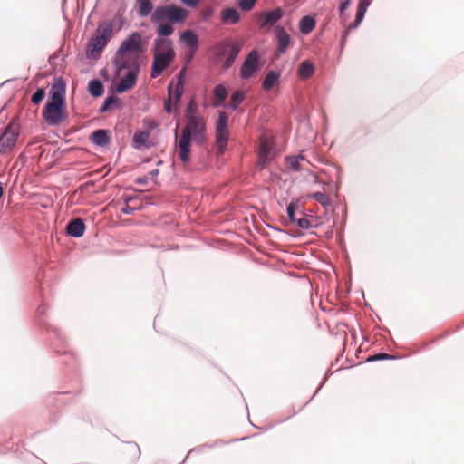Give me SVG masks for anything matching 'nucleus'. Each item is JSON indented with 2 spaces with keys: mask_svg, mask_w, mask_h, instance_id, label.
<instances>
[{
  "mask_svg": "<svg viewBox=\"0 0 464 464\" xmlns=\"http://www.w3.org/2000/svg\"><path fill=\"white\" fill-rule=\"evenodd\" d=\"M138 14L141 17L150 14L151 23L158 24L157 34L160 37H168L174 32L172 24H182L188 17V11L175 4L158 5L153 10L150 0L137 1Z\"/></svg>",
  "mask_w": 464,
  "mask_h": 464,
  "instance_id": "nucleus-1",
  "label": "nucleus"
},
{
  "mask_svg": "<svg viewBox=\"0 0 464 464\" xmlns=\"http://www.w3.org/2000/svg\"><path fill=\"white\" fill-rule=\"evenodd\" d=\"M142 53V36L140 33L133 32L121 43L114 53L112 64L115 75L119 76L131 63L137 67V63H140V57Z\"/></svg>",
  "mask_w": 464,
  "mask_h": 464,
  "instance_id": "nucleus-2",
  "label": "nucleus"
},
{
  "mask_svg": "<svg viewBox=\"0 0 464 464\" xmlns=\"http://www.w3.org/2000/svg\"><path fill=\"white\" fill-rule=\"evenodd\" d=\"M206 124L201 117H188L187 123L183 128L179 140V153L182 162H188L190 160V146L192 140L202 145L206 140Z\"/></svg>",
  "mask_w": 464,
  "mask_h": 464,
  "instance_id": "nucleus-3",
  "label": "nucleus"
},
{
  "mask_svg": "<svg viewBox=\"0 0 464 464\" xmlns=\"http://www.w3.org/2000/svg\"><path fill=\"white\" fill-rule=\"evenodd\" d=\"M113 24L111 21H104L97 26L93 35L89 40L86 48V58L98 59L100 53L105 48L111 39Z\"/></svg>",
  "mask_w": 464,
  "mask_h": 464,
  "instance_id": "nucleus-4",
  "label": "nucleus"
},
{
  "mask_svg": "<svg viewBox=\"0 0 464 464\" xmlns=\"http://www.w3.org/2000/svg\"><path fill=\"white\" fill-rule=\"evenodd\" d=\"M20 134V125L18 121L13 119L5 128L0 135V154L12 150L16 144Z\"/></svg>",
  "mask_w": 464,
  "mask_h": 464,
  "instance_id": "nucleus-5",
  "label": "nucleus"
},
{
  "mask_svg": "<svg viewBox=\"0 0 464 464\" xmlns=\"http://www.w3.org/2000/svg\"><path fill=\"white\" fill-rule=\"evenodd\" d=\"M64 108V103L47 101L43 110V117L45 122L50 126L60 125L66 119V114L63 113Z\"/></svg>",
  "mask_w": 464,
  "mask_h": 464,
  "instance_id": "nucleus-6",
  "label": "nucleus"
},
{
  "mask_svg": "<svg viewBox=\"0 0 464 464\" xmlns=\"http://www.w3.org/2000/svg\"><path fill=\"white\" fill-rule=\"evenodd\" d=\"M227 121V113L225 111H219L215 130L218 154H223L227 148V143L228 140Z\"/></svg>",
  "mask_w": 464,
  "mask_h": 464,
  "instance_id": "nucleus-7",
  "label": "nucleus"
},
{
  "mask_svg": "<svg viewBox=\"0 0 464 464\" xmlns=\"http://www.w3.org/2000/svg\"><path fill=\"white\" fill-rule=\"evenodd\" d=\"M175 53L171 47H169L166 52H155L153 55V62L151 65V78H157L161 72L169 66L173 61Z\"/></svg>",
  "mask_w": 464,
  "mask_h": 464,
  "instance_id": "nucleus-8",
  "label": "nucleus"
},
{
  "mask_svg": "<svg viewBox=\"0 0 464 464\" xmlns=\"http://www.w3.org/2000/svg\"><path fill=\"white\" fill-rule=\"evenodd\" d=\"M128 69L129 71L122 76L119 83L115 86V92L117 93L127 92L136 84L140 70V63H137V67L135 64L131 63Z\"/></svg>",
  "mask_w": 464,
  "mask_h": 464,
  "instance_id": "nucleus-9",
  "label": "nucleus"
},
{
  "mask_svg": "<svg viewBox=\"0 0 464 464\" xmlns=\"http://www.w3.org/2000/svg\"><path fill=\"white\" fill-rule=\"evenodd\" d=\"M283 15L284 11L281 7L263 12L257 18L258 25L261 29H269L275 26Z\"/></svg>",
  "mask_w": 464,
  "mask_h": 464,
  "instance_id": "nucleus-10",
  "label": "nucleus"
},
{
  "mask_svg": "<svg viewBox=\"0 0 464 464\" xmlns=\"http://www.w3.org/2000/svg\"><path fill=\"white\" fill-rule=\"evenodd\" d=\"M258 68V52L252 50L244 60L239 75L242 79H249L254 72Z\"/></svg>",
  "mask_w": 464,
  "mask_h": 464,
  "instance_id": "nucleus-11",
  "label": "nucleus"
},
{
  "mask_svg": "<svg viewBox=\"0 0 464 464\" xmlns=\"http://www.w3.org/2000/svg\"><path fill=\"white\" fill-rule=\"evenodd\" d=\"M66 84L63 78H54L52 83L48 101L65 104Z\"/></svg>",
  "mask_w": 464,
  "mask_h": 464,
  "instance_id": "nucleus-12",
  "label": "nucleus"
},
{
  "mask_svg": "<svg viewBox=\"0 0 464 464\" xmlns=\"http://www.w3.org/2000/svg\"><path fill=\"white\" fill-rule=\"evenodd\" d=\"M275 34L277 43V52L279 53H285L291 41L289 34L280 25L275 27Z\"/></svg>",
  "mask_w": 464,
  "mask_h": 464,
  "instance_id": "nucleus-13",
  "label": "nucleus"
},
{
  "mask_svg": "<svg viewBox=\"0 0 464 464\" xmlns=\"http://www.w3.org/2000/svg\"><path fill=\"white\" fill-rule=\"evenodd\" d=\"M85 224L81 218L71 220L66 226V233L72 237L79 238L83 236L85 231Z\"/></svg>",
  "mask_w": 464,
  "mask_h": 464,
  "instance_id": "nucleus-14",
  "label": "nucleus"
},
{
  "mask_svg": "<svg viewBox=\"0 0 464 464\" xmlns=\"http://www.w3.org/2000/svg\"><path fill=\"white\" fill-rule=\"evenodd\" d=\"M370 5H371V0H360L358 6H357L355 19L353 23H351L348 25L349 30L356 29L361 24Z\"/></svg>",
  "mask_w": 464,
  "mask_h": 464,
  "instance_id": "nucleus-15",
  "label": "nucleus"
},
{
  "mask_svg": "<svg viewBox=\"0 0 464 464\" xmlns=\"http://www.w3.org/2000/svg\"><path fill=\"white\" fill-rule=\"evenodd\" d=\"M221 21L225 24H236L240 20L239 12L234 7H227L221 11Z\"/></svg>",
  "mask_w": 464,
  "mask_h": 464,
  "instance_id": "nucleus-16",
  "label": "nucleus"
},
{
  "mask_svg": "<svg viewBox=\"0 0 464 464\" xmlns=\"http://www.w3.org/2000/svg\"><path fill=\"white\" fill-rule=\"evenodd\" d=\"M180 39L190 49V51L197 52L198 46V37L191 30L188 29L181 33Z\"/></svg>",
  "mask_w": 464,
  "mask_h": 464,
  "instance_id": "nucleus-17",
  "label": "nucleus"
},
{
  "mask_svg": "<svg viewBox=\"0 0 464 464\" xmlns=\"http://www.w3.org/2000/svg\"><path fill=\"white\" fill-rule=\"evenodd\" d=\"M91 140L97 146H106L110 141L108 130L104 129H98L94 130L91 136Z\"/></svg>",
  "mask_w": 464,
  "mask_h": 464,
  "instance_id": "nucleus-18",
  "label": "nucleus"
},
{
  "mask_svg": "<svg viewBox=\"0 0 464 464\" xmlns=\"http://www.w3.org/2000/svg\"><path fill=\"white\" fill-rule=\"evenodd\" d=\"M314 71H315L314 65L309 60H304V61L301 62V63L299 64V67L297 70V75L301 79L306 80V79L310 78L314 73Z\"/></svg>",
  "mask_w": 464,
  "mask_h": 464,
  "instance_id": "nucleus-19",
  "label": "nucleus"
},
{
  "mask_svg": "<svg viewBox=\"0 0 464 464\" xmlns=\"http://www.w3.org/2000/svg\"><path fill=\"white\" fill-rule=\"evenodd\" d=\"M150 132L149 130L138 131L133 136V147L135 149H140L141 147L150 148L148 140Z\"/></svg>",
  "mask_w": 464,
  "mask_h": 464,
  "instance_id": "nucleus-20",
  "label": "nucleus"
},
{
  "mask_svg": "<svg viewBox=\"0 0 464 464\" xmlns=\"http://www.w3.org/2000/svg\"><path fill=\"white\" fill-rule=\"evenodd\" d=\"M316 25V21L311 15H305L299 22V30L303 34H310Z\"/></svg>",
  "mask_w": 464,
  "mask_h": 464,
  "instance_id": "nucleus-21",
  "label": "nucleus"
},
{
  "mask_svg": "<svg viewBox=\"0 0 464 464\" xmlns=\"http://www.w3.org/2000/svg\"><path fill=\"white\" fill-rule=\"evenodd\" d=\"M280 76H281V73L279 72L273 71V70L269 71L263 80V82H262L263 89L265 91L271 90L276 85V83L279 80Z\"/></svg>",
  "mask_w": 464,
  "mask_h": 464,
  "instance_id": "nucleus-22",
  "label": "nucleus"
},
{
  "mask_svg": "<svg viewBox=\"0 0 464 464\" xmlns=\"http://www.w3.org/2000/svg\"><path fill=\"white\" fill-rule=\"evenodd\" d=\"M240 52V46L237 45L236 44L232 43L229 49H228V52H227V55L224 61V63H223V67L225 69H228L230 68L233 63H235L238 53Z\"/></svg>",
  "mask_w": 464,
  "mask_h": 464,
  "instance_id": "nucleus-23",
  "label": "nucleus"
},
{
  "mask_svg": "<svg viewBox=\"0 0 464 464\" xmlns=\"http://www.w3.org/2000/svg\"><path fill=\"white\" fill-rule=\"evenodd\" d=\"M88 92L95 98L102 96L104 92V86L100 79H92L88 83Z\"/></svg>",
  "mask_w": 464,
  "mask_h": 464,
  "instance_id": "nucleus-24",
  "label": "nucleus"
},
{
  "mask_svg": "<svg viewBox=\"0 0 464 464\" xmlns=\"http://www.w3.org/2000/svg\"><path fill=\"white\" fill-rule=\"evenodd\" d=\"M120 102V99L118 96L112 94L106 97L103 103L100 107V112L103 113L107 111L112 105H117Z\"/></svg>",
  "mask_w": 464,
  "mask_h": 464,
  "instance_id": "nucleus-25",
  "label": "nucleus"
},
{
  "mask_svg": "<svg viewBox=\"0 0 464 464\" xmlns=\"http://www.w3.org/2000/svg\"><path fill=\"white\" fill-rule=\"evenodd\" d=\"M245 99V94L241 91H236L232 93L230 98V108L232 110H237V107L243 102Z\"/></svg>",
  "mask_w": 464,
  "mask_h": 464,
  "instance_id": "nucleus-26",
  "label": "nucleus"
},
{
  "mask_svg": "<svg viewBox=\"0 0 464 464\" xmlns=\"http://www.w3.org/2000/svg\"><path fill=\"white\" fill-rule=\"evenodd\" d=\"M160 173V170L158 169H154L150 171H149L146 175L142 177H139L136 179V184L139 185H147L149 183L150 179H154Z\"/></svg>",
  "mask_w": 464,
  "mask_h": 464,
  "instance_id": "nucleus-27",
  "label": "nucleus"
},
{
  "mask_svg": "<svg viewBox=\"0 0 464 464\" xmlns=\"http://www.w3.org/2000/svg\"><path fill=\"white\" fill-rule=\"evenodd\" d=\"M231 44H232V42L223 41V42L218 43L214 46L218 58L224 57L227 53Z\"/></svg>",
  "mask_w": 464,
  "mask_h": 464,
  "instance_id": "nucleus-28",
  "label": "nucleus"
},
{
  "mask_svg": "<svg viewBox=\"0 0 464 464\" xmlns=\"http://www.w3.org/2000/svg\"><path fill=\"white\" fill-rule=\"evenodd\" d=\"M213 92H214L216 99L219 102H225V100L227 98V92L226 88L224 87V85H222V84L216 85Z\"/></svg>",
  "mask_w": 464,
  "mask_h": 464,
  "instance_id": "nucleus-29",
  "label": "nucleus"
},
{
  "mask_svg": "<svg viewBox=\"0 0 464 464\" xmlns=\"http://www.w3.org/2000/svg\"><path fill=\"white\" fill-rule=\"evenodd\" d=\"M184 93V89H180V85L179 87H175L174 91L172 90L171 100L173 99V104L175 111L179 107V103Z\"/></svg>",
  "mask_w": 464,
  "mask_h": 464,
  "instance_id": "nucleus-30",
  "label": "nucleus"
},
{
  "mask_svg": "<svg viewBox=\"0 0 464 464\" xmlns=\"http://www.w3.org/2000/svg\"><path fill=\"white\" fill-rule=\"evenodd\" d=\"M310 197L316 199L324 208L331 205L330 198L323 192H314Z\"/></svg>",
  "mask_w": 464,
  "mask_h": 464,
  "instance_id": "nucleus-31",
  "label": "nucleus"
},
{
  "mask_svg": "<svg viewBox=\"0 0 464 464\" xmlns=\"http://www.w3.org/2000/svg\"><path fill=\"white\" fill-rule=\"evenodd\" d=\"M301 160H304V157L302 155H299L298 157L293 156L287 158V161L294 171H300L302 169L301 164L299 162Z\"/></svg>",
  "mask_w": 464,
  "mask_h": 464,
  "instance_id": "nucleus-32",
  "label": "nucleus"
},
{
  "mask_svg": "<svg viewBox=\"0 0 464 464\" xmlns=\"http://www.w3.org/2000/svg\"><path fill=\"white\" fill-rule=\"evenodd\" d=\"M270 155V148L267 144L262 143L259 148L258 158L259 161L265 163Z\"/></svg>",
  "mask_w": 464,
  "mask_h": 464,
  "instance_id": "nucleus-33",
  "label": "nucleus"
},
{
  "mask_svg": "<svg viewBox=\"0 0 464 464\" xmlns=\"http://www.w3.org/2000/svg\"><path fill=\"white\" fill-rule=\"evenodd\" d=\"M168 99L164 101V110L167 113H171L174 108V104L172 105L171 95H172V84L168 86Z\"/></svg>",
  "mask_w": 464,
  "mask_h": 464,
  "instance_id": "nucleus-34",
  "label": "nucleus"
},
{
  "mask_svg": "<svg viewBox=\"0 0 464 464\" xmlns=\"http://www.w3.org/2000/svg\"><path fill=\"white\" fill-rule=\"evenodd\" d=\"M395 359V356L385 353H380L373 355L369 356L366 359L367 362H376V361H382V360H393Z\"/></svg>",
  "mask_w": 464,
  "mask_h": 464,
  "instance_id": "nucleus-35",
  "label": "nucleus"
},
{
  "mask_svg": "<svg viewBox=\"0 0 464 464\" xmlns=\"http://www.w3.org/2000/svg\"><path fill=\"white\" fill-rule=\"evenodd\" d=\"M45 96V91L44 88H38L31 97V102L34 104L40 103Z\"/></svg>",
  "mask_w": 464,
  "mask_h": 464,
  "instance_id": "nucleus-36",
  "label": "nucleus"
},
{
  "mask_svg": "<svg viewBox=\"0 0 464 464\" xmlns=\"http://www.w3.org/2000/svg\"><path fill=\"white\" fill-rule=\"evenodd\" d=\"M256 0H239L238 6L243 11H250L254 8Z\"/></svg>",
  "mask_w": 464,
  "mask_h": 464,
  "instance_id": "nucleus-37",
  "label": "nucleus"
},
{
  "mask_svg": "<svg viewBox=\"0 0 464 464\" xmlns=\"http://www.w3.org/2000/svg\"><path fill=\"white\" fill-rule=\"evenodd\" d=\"M196 110H197V104H196L194 99H191L187 107L186 120H188V116L198 117L197 115H195Z\"/></svg>",
  "mask_w": 464,
  "mask_h": 464,
  "instance_id": "nucleus-38",
  "label": "nucleus"
},
{
  "mask_svg": "<svg viewBox=\"0 0 464 464\" xmlns=\"http://www.w3.org/2000/svg\"><path fill=\"white\" fill-rule=\"evenodd\" d=\"M295 208H296V207L294 203H290L289 205H287V208H286L288 218L292 223L295 222Z\"/></svg>",
  "mask_w": 464,
  "mask_h": 464,
  "instance_id": "nucleus-39",
  "label": "nucleus"
},
{
  "mask_svg": "<svg viewBox=\"0 0 464 464\" xmlns=\"http://www.w3.org/2000/svg\"><path fill=\"white\" fill-rule=\"evenodd\" d=\"M297 226L303 229H307L311 227L310 221L305 218L295 219Z\"/></svg>",
  "mask_w": 464,
  "mask_h": 464,
  "instance_id": "nucleus-40",
  "label": "nucleus"
},
{
  "mask_svg": "<svg viewBox=\"0 0 464 464\" xmlns=\"http://www.w3.org/2000/svg\"><path fill=\"white\" fill-rule=\"evenodd\" d=\"M350 5L351 0H344L340 4L339 13L341 17L343 15L344 12L349 8Z\"/></svg>",
  "mask_w": 464,
  "mask_h": 464,
  "instance_id": "nucleus-41",
  "label": "nucleus"
},
{
  "mask_svg": "<svg viewBox=\"0 0 464 464\" xmlns=\"http://www.w3.org/2000/svg\"><path fill=\"white\" fill-rule=\"evenodd\" d=\"M214 13V10L212 7L208 6V7H206L204 8L202 11H201V15H202V18L204 20L209 18Z\"/></svg>",
  "mask_w": 464,
  "mask_h": 464,
  "instance_id": "nucleus-42",
  "label": "nucleus"
},
{
  "mask_svg": "<svg viewBox=\"0 0 464 464\" xmlns=\"http://www.w3.org/2000/svg\"><path fill=\"white\" fill-rule=\"evenodd\" d=\"M200 0H181V3L188 7H196Z\"/></svg>",
  "mask_w": 464,
  "mask_h": 464,
  "instance_id": "nucleus-43",
  "label": "nucleus"
},
{
  "mask_svg": "<svg viewBox=\"0 0 464 464\" xmlns=\"http://www.w3.org/2000/svg\"><path fill=\"white\" fill-rule=\"evenodd\" d=\"M135 210H136V209H135L134 208L130 207V206H128V205H127L126 207L122 208L121 212H122L123 214H125V215H130V214H132Z\"/></svg>",
  "mask_w": 464,
  "mask_h": 464,
  "instance_id": "nucleus-44",
  "label": "nucleus"
},
{
  "mask_svg": "<svg viewBox=\"0 0 464 464\" xmlns=\"http://www.w3.org/2000/svg\"><path fill=\"white\" fill-rule=\"evenodd\" d=\"M167 41L162 39V38H156L154 40V43H153V45L155 48H160L161 46V44H163L164 43H166Z\"/></svg>",
  "mask_w": 464,
  "mask_h": 464,
  "instance_id": "nucleus-45",
  "label": "nucleus"
},
{
  "mask_svg": "<svg viewBox=\"0 0 464 464\" xmlns=\"http://www.w3.org/2000/svg\"><path fill=\"white\" fill-rule=\"evenodd\" d=\"M180 84V89H184V78L183 76H178V81L175 87H179Z\"/></svg>",
  "mask_w": 464,
  "mask_h": 464,
  "instance_id": "nucleus-46",
  "label": "nucleus"
},
{
  "mask_svg": "<svg viewBox=\"0 0 464 464\" xmlns=\"http://www.w3.org/2000/svg\"><path fill=\"white\" fill-rule=\"evenodd\" d=\"M196 53V52L190 51V53H189V55L188 56V59H187L188 63H189V62H190V60L192 59V57H193V55H194V53Z\"/></svg>",
  "mask_w": 464,
  "mask_h": 464,
  "instance_id": "nucleus-47",
  "label": "nucleus"
},
{
  "mask_svg": "<svg viewBox=\"0 0 464 464\" xmlns=\"http://www.w3.org/2000/svg\"><path fill=\"white\" fill-rule=\"evenodd\" d=\"M185 72H186V68L184 67V68H182V69L180 70V72H179V76H183V77H184Z\"/></svg>",
  "mask_w": 464,
  "mask_h": 464,
  "instance_id": "nucleus-48",
  "label": "nucleus"
},
{
  "mask_svg": "<svg viewBox=\"0 0 464 464\" xmlns=\"http://www.w3.org/2000/svg\"><path fill=\"white\" fill-rule=\"evenodd\" d=\"M3 194H4V187H3L2 183L0 182V198L3 197Z\"/></svg>",
  "mask_w": 464,
  "mask_h": 464,
  "instance_id": "nucleus-49",
  "label": "nucleus"
},
{
  "mask_svg": "<svg viewBox=\"0 0 464 464\" xmlns=\"http://www.w3.org/2000/svg\"><path fill=\"white\" fill-rule=\"evenodd\" d=\"M130 444H131L134 448H136V450H137V453H138V455L140 456V448L138 447V445H137V444H133V443H130Z\"/></svg>",
  "mask_w": 464,
  "mask_h": 464,
  "instance_id": "nucleus-50",
  "label": "nucleus"
},
{
  "mask_svg": "<svg viewBox=\"0 0 464 464\" xmlns=\"http://www.w3.org/2000/svg\"><path fill=\"white\" fill-rule=\"evenodd\" d=\"M53 333L55 335H57L58 338H61V334L59 332H57L56 329H53Z\"/></svg>",
  "mask_w": 464,
  "mask_h": 464,
  "instance_id": "nucleus-51",
  "label": "nucleus"
},
{
  "mask_svg": "<svg viewBox=\"0 0 464 464\" xmlns=\"http://www.w3.org/2000/svg\"><path fill=\"white\" fill-rule=\"evenodd\" d=\"M175 136H176V137L178 136V131H177V130H175Z\"/></svg>",
  "mask_w": 464,
  "mask_h": 464,
  "instance_id": "nucleus-52",
  "label": "nucleus"
}]
</instances>
